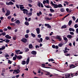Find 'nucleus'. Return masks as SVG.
Wrapping results in <instances>:
<instances>
[{
    "label": "nucleus",
    "instance_id": "f257e3e1",
    "mask_svg": "<svg viewBox=\"0 0 78 78\" xmlns=\"http://www.w3.org/2000/svg\"><path fill=\"white\" fill-rule=\"evenodd\" d=\"M63 7L62 5L61 4H58V5L56 4L54 6V8H62Z\"/></svg>",
    "mask_w": 78,
    "mask_h": 78
},
{
    "label": "nucleus",
    "instance_id": "f03ea898",
    "mask_svg": "<svg viewBox=\"0 0 78 78\" xmlns=\"http://www.w3.org/2000/svg\"><path fill=\"white\" fill-rule=\"evenodd\" d=\"M65 78L64 77H62V78H71V77L70 76V73H67L65 75Z\"/></svg>",
    "mask_w": 78,
    "mask_h": 78
},
{
    "label": "nucleus",
    "instance_id": "7ed1b4c3",
    "mask_svg": "<svg viewBox=\"0 0 78 78\" xmlns=\"http://www.w3.org/2000/svg\"><path fill=\"white\" fill-rule=\"evenodd\" d=\"M63 52L64 53V55L66 56H70V55L69 54H67V52H68V51H66V50H63Z\"/></svg>",
    "mask_w": 78,
    "mask_h": 78
},
{
    "label": "nucleus",
    "instance_id": "20e7f679",
    "mask_svg": "<svg viewBox=\"0 0 78 78\" xmlns=\"http://www.w3.org/2000/svg\"><path fill=\"white\" fill-rule=\"evenodd\" d=\"M6 5H14V3L12 2V1L9 2H6Z\"/></svg>",
    "mask_w": 78,
    "mask_h": 78
},
{
    "label": "nucleus",
    "instance_id": "39448f33",
    "mask_svg": "<svg viewBox=\"0 0 78 78\" xmlns=\"http://www.w3.org/2000/svg\"><path fill=\"white\" fill-rule=\"evenodd\" d=\"M44 26L46 27H47L49 29H50L51 28V26H50L49 24H45Z\"/></svg>",
    "mask_w": 78,
    "mask_h": 78
},
{
    "label": "nucleus",
    "instance_id": "423d86ee",
    "mask_svg": "<svg viewBox=\"0 0 78 78\" xmlns=\"http://www.w3.org/2000/svg\"><path fill=\"white\" fill-rule=\"evenodd\" d=\"M56 39L57 40H58L59 41H61L62 40L61 37H60V36L58 35L57 36V37H56Z\"/></svg>",
    "mask_w": 78,
    "mask_h": 78
},
{
    "label": "nucleus",
    "instance_id": "0eeeda50",
    "mask_svg": "<svg viewBox=\"0 0 78 78\" xmlns=\"http://www.w3.org/2000/svg\"><path fill=\"white\" fill-rule=\"evenodd\" d=\"M21 41L24 43H26L27 41V39L25 38H23L21 40Z\"/></svg>",
    "mask_w": 78,
    "mask_h": 78
},
{
    "label": "nucleus",
    "instance_id": "6e6552de",
    "mask_svg": "<svg viewBox=\"0 0 78 78\" xmlns=\"http://www.w3.org/2000/svg\"><path fill=\"white\" fill-rule=\"evenodd\" d=\"M41 66H42V67L44 68H46V69H50V68L48 67H46L45 66L46 65L45 64H42L41 65Z\"/></svg>",
    "mask_w": 78,
    "mask_h": 78
},
{
    "label": "nucleus",
    "instance_id": "1a4fd4ad",
    "mask_svg": "<svg viewBox=\"0 0 78 78\" xmlns=\"http://www.w3.org/2000/svg\"><path fill=\"white\" fill-rule=\"evenodd\" d=\"M5 37L6 38L8 39H11L12 38L10 36L9 34L6 35Z\"/></svg>",
    "mask_w": 78,
    "mask_h": 78
},
{
    "label": "nucleus",
    "instance_id": "9d476101",
    "mask_svg": "<svg viewBox=\"0 0 78 78\" xmlns=\"http://www.w3.org/2000/svg\"><path fill=\"white\" fill-rule=\"evenodd\" d=\"M11 14V12L9 11H8L7 12H6V13L5 14V16H9Z\"/></svg>",
    "mask_w": 78,
    "mask_h": 78
},
{
    "label": "nucleus",
    "instance_id": "9b49d317",
    "mask_svg": "<svg viewBox=\"0 0 78 78\" xmlns=\"http://www.w3.org/2000/svg\"><path fill=\"white\" fill-rule=\"evenodd\" d=\"M76 66H75V65H73V64H71L70 66H69V67H70V69H72V68L73 69V68H75Z\"/></svg>",
    "mask_w": 78,
    "mask_h": 78
},
{
    "label": "nucleus",
    "instance_id": "f8f14e48",
    "mask_svg": "<svg viewBox=\"0 0 78 78\" xmlns=\"http://www.w3.org/2000/svg\"><path fill=\"white\" fill-rule=\"evenodd\" d=\"M22 11H23V13H24V14H26V12H28V10L27 9H23V10H21Z\"/></svg>",
    "mask_w": 78,
    "mask_h": 78
},
{
    "label": "nucleus",
    "instance_id": "ddd939ff",
    "mask_svg": "<svg viewBox=\"0 0 78 78\" xmlns=\"http://www.w3.org/2000/svg\"><path fill=\"white\" fill-rule=\"evenodd\" d=\"M31 54L32 55H35L37 54V52L35 51H32L31 52Z\"/></svg>",
    "mask_w": 78,
    "mask_h": 78
},
{
    "label": "nucleus",
    "instance_id": "4468645a",
    "mask_svg": "<svg viewBox=\"0 0 78 78\" xmlns=\"http://www.w3.org/2000/svg\"><path fill=\"white\" fill-rule=\"evenodd\" d=\"M30 61V58L29 57H28L27 58L26 61V64L27 65H28Z\"/></svg>",
    "mask_w": 78,
    "mask_h": 78
},
{
    "label": "nucleus",
    "instance_id": "2eb2a0df",
    "mask_svg": "<svg viewBox=\"0 0 78 78\" xmlns=\"http://www.w3.org/2000/svg\"><path fill=\"white\" fill-rule=\"evenodd\" d=\"M69 31H73V32L75 31V30L73 28H69Z\"/></svg>",
    "mask_w": 78,
    "mask_h": 78
},
{
    "label": "nucleus",
    "instance_id": "dca6fc26",
    "mask_svg": "<svg viewBox=\"0 0 78 78\" xmlns=\"http://www.w3.org/2000/svg\"><path fill=\"white\" fill-rule=\"evenodd\" d=\"M22 56L21 55L18 56L17 57V59H22Z\"/></svg>",
    "mask_w": 78,
    "mask_h": 78
},
{
    "label": "nucleus",
    "instance_id": "f3484780",
    "mask_svg": "<svg viewBox=\"0 0 78 78\" xmlns=\"http://www.w3.org/2000/svg\"><path fill=\"white\" fill-rule=\"evenodd\" d=\"M19 6H20V10L22 11V10H23V9L24 8V7H22V5H20Z\"/></svg>",
    "mask_w": 78,
    "mask_h": 78
},
{
    "label": "nucleus",
    "instance_id": "a211bd4d",
    "mask_svg": "<svg viewBox=\"0 0 78 78\" xmlns=\"http://www.w3.org/2000/svg\"><path fill=\"white\" fill-rule=\"evenodd\" d=\"M67 27V26H66V25H64L62 26L61 28L65 29V28H66Z\"/></svg>",
    "mask_w": 78,
    "mask_h": 78
},
{
    "label": "nucleus",
    "instance_id": "6ab92c4d",
    "mask_svg": "<svg viewBox=\"0 0 78 78\" xmlns=\"http://www.w3.org/2000/svg\"><path fill=\"white\" fill-rule=\"evenodd\" d=\"M72 20H69V23H68V25L69 26H70L71 25V24H72Z\"/></svg>",
    "mask_w": 78,
    "mask_h": 78
},
{
    "label": "nucleus",
    "instance_id": "aec40b11",
    "mask_svg": "<svg viewBox=\"0 0 78 78\" xmlns=\"http://www.w3.org/2000/svg\"><path fill=\"white\" fill-rule=\"evenodd\" d=\"M15 51L16 52V54L17 55H18L19 52L20 51V50H18Z\"/></svg>",
    "mask_w": 78,
    "mask_h": 78
},
{
    "label": "nucleus",
    "instance_id": "412c9836",
    "mask_svg": "<svg viewBox=\"0 0 78 78\" xmlns=\"http://www.w3.org/2000/svg\"><path fill=\"white\" fill-rule=\"evenodd\" d=\"M67 38L70 39L72 38V35H70L69 34L67 35Z\"/></svg>",
    "mask_w": 78,
    "mask_h": 78
},
{
    "label": "nucleus",
    "instance_id": "4be33fe9",
    "mask_svg": "<svg viewBox=\"0 0 78 78\" xmlns=\"http://www.w3.org/2000/svg\"><path fill=\"white\" fill-rule=\"evenodd\" d=\"M32 14H33V13L32 12L29 13L27 15L28 17H30Z\"/></svg>",
    "mask_w": 78,
    "mask_h": 78
},
{
    "label": "nucleus",
    "instance_id": "5701e85b",
    "mask_svg": "<svg viewBox=\"0 0 78 78\" xmlns=\"http://www.w3.org/2000/svg\"><path fill=\"white\" fill-rule=\"evenodd\" d=\"M60 11L62 12H65V10L63 8H62L60 9Z\"/></svg>",
    "mask_w": 78,
    "mask_h": 78
},
{
    "label": "nucleus",
    "instance_id": "b1692460",
    "mask_svg": "<svg viewBox=\"0 0 78 78\" xmlns=\"http://www.w3.org/2000/svg\"><path fill=\"white\" fill-rule=\"evenodd\" d=\"M37 32V34H39V28H37L36 29Z\"/></svg>",
    "mask_w": 78,
    "mask_h": 78
},
{
    "label": "nucleus",
    "instance_id": "393cba45",
    "mask_svg": "<svg viewBox=\"0 0 78 78\" xmlns=\"http://www.w3.org/2000/svg\"><path fill=\"white\" fill-rule=\"evenodd\" d=\"M50 11H51V13H53L55 12V10L54 9H50Z\"/></svg>",
    "mask_w": 78,
    "mask_h": 78
},
{
    "label": "nucleus",
    "instance_id": "a878e982",
    "mask_svg": "<svg viewBox=\"0 0 78 78\" xmlns=\"http://www.w3.org/2000/svg\"><path fill=\"white\" fill-rule=\"evenodd\" d=\"M26 64V62L25 61H23L22 62V64L23 65H25Z\"/></svg>",
    "mask_w": 78,
    "mask_h": 78
},
{
    "label": "nucleus",
    "instance_id": "bb28decb",
    "mask_svg": "<svg viewBox=\"0 0 78 78\" xmlns=\"http://www.w3.org/2000/svg\"><path fill=\"white\" fill-rule=\"evenodd\" d=\"M63 39L64 41H66V42H68V39L67 38V37H65L63 38Z\"/></svg>",
    "mask_w": 78,
    "mask_h": 78
},
{
    "label": "nucleus",
    "instance_id": "cd10ccee",
    "mask_svg": "<svg viewBox=\"0 0 78 78\" xmlns=\"http://www.w3.org/2000/svg\"><path fill=\"white\" fill-rule=\"evenodd\" d=\"M48 61L50 62V61L53 62L55 61V60L53 59V58L49 59H48Z\"/></svg>",
    "mask_w": 78,
    "mask_h": 78
},
{
    "label": "nucleus",
    "instance_id": "c85d7f7f",
    "mask_svg": "<svg viewBox=\"0 0 78 78\" xmlns=\"http://www.w3.org/2000/svg\"><path fill=\"white\" fill-rule=\"evenodd\" d=\"M31 36H32V37H34H34H36V35H35V34H34L33 33H31Z\"/></svg>",
    "mask_w": 78,
    "mask_h": 78
},
{
    "label": "nucleus",
    "instance_id": "c756f323",
    "mask_svg": "<svg viewBox=\"0 0 78 78\" xmlns=\"http://www.w3.org/2000/svg\"><path fill=\"white\" fill-rule=\"evenodd\" d=\"M25 24L26 25H27V26H28L29 25V22L27 21H26L25 22Z\"/></svg>",
    "mask_w": 78,
    "mask_h": 78
},
{
    "label": "nucleus",
    "instance_id": "7c9ffc66",
    "mask_svg": "<svg viewBox=\"0 0 78 78\" xmlns=\"http://www.w3.org/2000/svg\"><path fill=\"white\" fill-rule=\"evenodd\" d=\"M1 36L2 35L3 36H4L6 35V33L5 32H3L1 34Z\"/></svg>",
    "mask_w": 78,
    "mask_h": 78
},
{
    "label": "nucleus",
    "instance_id": "2f4dec72",
    "mask_svg": "<svg viewBox=\"0 0 78 78\" xmlns=\"http://www.w3.org/2000/svg\"><path fill=\"white\" fill-rule=\"evenodd\" d=\"M33 47V46L31 44H29V48H32Z\"/></svg>",
    "mask_w": 78,
    "mask_h": 78
},
{
    "label": "nucleus",
    "instance_id": "473e14b6",
    "mask_svg": "<svg viewBox=\"0 0 78 78\" xmlns=\"http://www.w3.org/2000/svg\"><path fill=\"white\" fill-rule=\"evenodd\" d=\"M13 40H14L15 41L16 40V35H15L13 36Z\"/></svg>",
    "mask_w": 78,
    "mask_h": 78
},
{
    "label": "nucleus",
    "instance_id": "72a5a7b5",
    "mask_svg": "<svg viewBox=\"0 0 78 78\" xmlns=\"http://www.w3.org/2000/svg\"><path fill=\"white\" fill-rule=\"evenodd\" d=\"M63 45V44L62 43H60L58 44V46L59 47H61Z\"/></svg>",
    "mask_w": 78,
    "mask_h": 78
},
{
    "label": "nucleus",
    "instance_id": "f704fd0d",
    "mask_svg": "<svg viewBox=\"0 0 78 78\" xmlns=\"http://www.w3.org/2000/svg\"><path fill=\"white\" fill-rule=\"evenodd\" d=\"M50 74H51L50 73H49L48 72H47V73L45 74V75H46V76H48L50 75Z\"/></svg>",
    "mask_w": 78,
    "mask_h": 78
},
{
    "label": "nucleus",
    "instance_id": "c9c22d12",
    "mask_svg": "<svg viewBox=\"0 0 78 78\" xmlns=\"http://www.w3.org/2000/svg\"><path fill=\"white\" fill-rule=\"evenodd\" d=\"M10 41L8 39H6V40L5 41V42H6V43H8Z\"/></svg>",
    "mask_w": 78,
    "mask_h": 78
},
{
    "label": "nucleus",
    "instance_id": "e433bc0d",
    "mask_svg": "<svg viewBox=\"0 0 78 78\" xmlns=\"http://www.w3.org/2000/svg\"><path fill=\"white\" fill-rule=\"evenodd\" d=\"M51 4L52 5L55 6V5H56V4H55L53 3V2L51 1Z\"/></svg>",
    "mask_w": 78,
    "mask_h": 78
},
{
    "label": "nucleus",
    "instance_id": "4c0bfd02",
    "mask_svg": "<svg viewBox=\"0 0 78 78\" xmlns=\"http://www.w3.org/2000/svg\"><path fill=\"white\" fill-rule=\"evenodd\" d=\"M45 19H46V20L48 21L50 20H51V18H50L48 17H46V18H45Z\"/></svg>",
    "mask_w": 78,
    "mask_h": 78
},
{
    "label": "nucleus",
    "instance_id": "58836bf2",
    "mask_svg": "<svg viewBox=\"0 0 78 78\" xmlns=\"http://www.w3.org/2000/svg\"><path fill=\"white\" fill-rule=\"evenodd\" d=\"M74 27H75V28H77L78 27V24H75V26H74Z\"/></svg>",
    "mask_w": 78,
    "mask_h": 78
},
{
    "label": "nucleus",
    "instance_id": "ea45409f",
    "mask_svg": "<svg viewBox=\"0 0 78 78\" xmlns=\"http://www.w3.org/2000/svg\"><path fill=\"white\" fill-rule=\"evenodd\" d=\"M43 42V38H40V40H39V43H41V42Z\"/></svg>",
    "mask_w": 78,
    "mask_h": 78
},
{
    "label": "nucleus",
    "instance_id": "a19ab883",
    "mask_svg": "<svg viewBox=\"0 0 78 78\" xmlns=\"http://www.w3.org/2000/svg\"><path fill=\"white\" fill-rule=\"evenodd\" d=\"M16 23H18V24H20V21H19V20H18L16 21Z\"/></svg>",
    "mask_w": 78,
    "mask_h": 78
},
{
    "label": "nucleus",
    "instance_id": "79ce46f5",
    "mask_svg": "<svg viewBox=\"0 0 78 78\" xmlns=\"http://www.w3.org/2000/svg\"><path fill=\"white\" fill-rule=\"evenodd\" d=\"M25 37L26 38H28L29 37V35L28 34H26V35H25Z\"/></svg>",
    "mask_w": 78,
    "mask_h": 78
},
{
    "label": "nucleus",
    "instance_id": "37998d69",
    "mask_svg": "<svg viewBox=\"0 0 78 78\" xmlns=\"http://www.w3.org/2000/svg\"><path fill=\"white\" fill-rule=\"evenodd\" d=\"M20 72V70H19V69H17V72L16 73H17L18 74Z\"/></svg>",
    "mask_w": 78,
    "mask_h": 78
},
{
    "label": "nucleus",
    "instance_id": "c03bdc74",
    "mask_svg": "<svg viewBox=\"0 0 78 78\" xmlns=\"http://www.w3.org/2000/svg\"><path fill=\"white\" fill-rule=\"evenodd\" d=\"M50 39V38L48 37H45V39H46V40H48Z\"/></svg>",
    "mask_w": 78,
    "mask_h": 78
},
{
    "label": "nucleus",
    "instance_id": "a18cd8bd",
    "mask_svg": "<svg viewBox=\"0 0 78 78\" xmlns=\"http://www.w3.org/2000/svg\"><path fill=\"white\" fill-rule=\"evenodd\" d=\"M27 1L30 3H31L33 2L32 0H27Z\"/></svg>",
    "mask_w": 78,
    "mask_h": 78
},
{
    "label": "nucleus",
    "instance_id": "49530a36",
    "mask_svg": "<svg viewBox=\"0 0 78 78\" xmlns=\"http://www.w3.org/2000/svg\"><path fill=\"white\" fill-rule=\"evenodd\" d=\"M64 3H65L67 5H68L69 4V2H68L67 1H66Z\"/></svg>",
    "mask_w": 78,
    "mask_h": 78
},
{
    "label": "nucleus",
    "instance_id": "de8ad7c7",
    "mask_svg": "<svg viewBox=\"0 0 78 78\" xmlns=\"http://www.w3.org/2000/svg\"><path fill=\"white\" fill-rule=\"evenodd\" d=\"M12 18L11 16H8L7 17V19L9 20H10Z\"/></svg>",
    "mask_w": 78,
    "mask_h": 78
},
{
    "label": "nucleus",
    "instance_id": "09e8293b",
    "mask_svg": "<svg viewBox=\"0 0 78 78\" xmlns=\"http://www.w3.org/2000/svg\"><path fill=\"white\" fill-rule=\"evenodd\" d=\"M8 63H9L10 64H11L12 63V62L10 60H8Z\"/></svg>",
    "mask_w": 78,
    "mask_h": 78
},
{
    "label": "nucleus",
    "instance_id": "8fccbe9b",
    "mask_svg": "<svg viewBox=\"0 0 78 78\" xmlns=\"http://www.w3.org/2000/svg\"><path fill=\"white\" fill-rule=\"evenodd\" d=\"M72 18L73 19V20L74 21H75V20L76 18L74 16H73L72 17Z\"/></svg>",
    "mask_w": 78,
    "mask_h": 78
},
{
    "label": "nucleus",
    "instance_id": "3c124183",
    "mask_svg": "<svg viewBox=\"0 0 78 78\" xmlns=\"http://www.w3.org/2000/svg\"><path fill=\"white\" fill-rule=\"evenodd\" d=\"M25 50V51L26 52H28V51H29V48H27Z\"/></svg>",
    "mask_w": 78,
    "mask_h": 78
},
{
    "label": "nucleus",
    "instance_id": "603ef678",
    "mask_svg": "<svg viewBox=\"0 0 78 78\" xmlns=\"http://www.w3.org/2000/svg\"><path fill=\"white\" fill-rule=\"evenodd\" d=\"M69 34H70L72 35H74V33L72 32H69Z\"/></svg>",
    "mask_w": 78,
    "mask_h": 78
},
{
    "label": "nucleus",
    "instance_id": "864d4df0",
    "mask_svg": "<svg viewBox=\"0 0 78 78\" xmlns=\"http://www.w3.org/2000/svg\"><path fill=\"white\" fill-rule=\"evenodd\" d=\"M10 25L11 26H15V24L14 23H12L10 24Z\"/></svg>",
    "mask_w": 78,
    "mask_h": 78
},
{
    "label": "nucleus",
    "instance_id": "5fc2aeb1",
    "mask_svg": "<svg viewBox=\"0 0 78 78\" xmlns=\"http://www.w3.org/2000/svg\"><path fill=\"white\" fill-rule=\"evenodd\" d=\"M7 28L8 30H11L12 28L11 27H10L9 26H8L7 27Z\"/></svg>",
    "mask_w": 78,
    "mask_h": 78
},
{
    "label": "nucleus",
    "instance_id": "6e6d98bb",
    "mask_svg": "<svg viewBox=\"0 0 78 78\" xmlns=\"http://www.w3.org/2000/svg\"><path fill=\"white\" fill-rule=\"evenodd\" d=\"M52 47L53 48H55V45H52Z\"/></svg>",
    "mask_w": 78,
    "mask_h": 78
},
{
    "label": "nucleus",
    "instance_id": "4d7b16f0",
    "mask_svg": "<svg viewBox=\"0 0 78 78\" xmlns=\"http://www.w3.org/2000/svg\"><path fill=\"white\" fill-rule=\"evenodd\" d=\"M16 57H13V60L14 61L16 60Z\"/></svg>",
    "mask_w": 78,
    "mask_h": 78
},
{
    "label": "nucleus",
    "instance_id": "13d9d810",
    "mask_svg": "<svg viewBox=\"0 0 78 78\" xmlns=\"http://www.w3.org/2000/svg\"><path fill=\"white\" fill-rule=\"evenodd\" d=\"M31 20V18H28V21L29 22Z\"/></svg>",
    "mask_w": 78,
    "mask_h": 78
},
{
    "label": "nucleus",
    "instance_id": "bf43d9fd",
    "mask_svg": "<svg viewBox=\"0 0 78 78\" xmlns=\"http://www.w3.org/2000/svg\"><path fill=\"white\" fill-rule=\"evenodd\" d=\"M7 54V55H5V57L6 58H7L8 57H9V55L8 54Z\"/></svg>",
    "mask_w": 78,
    "mask_h": 78
},
{
    "label": "nucleus",
    "instance_id": "052dcab7",
    "mask_svg": "<svg viewBox=\"0 0 78 78\" xmlns=\"http://www.w3.org/2000/svg\"><path fill=\"white\" fill-rule=\"evenodd\" d=\"M26 32H27V34L29 33L30 32L29 30H27V31H26Z\"/></svg>",
    "mask_w": 78,
    "mask_h": 78
},
{
    "label": "nucleus",
    "instance_id": "680f3d73",
    "mask_svg": "<svg viewBox=\"0 0 78 78\" xmlns=\"http://www.w3.org/2000/svg\"><path fill=\"white\" fill-rule=\"evenodd\" d=\"M11 21L12 22H14V18H12L11 19Z\"/></svg>",
    "mask_w": 78,
    "mask_h": 78
},
{
    "label": "nucleus",
    "instance_id": "e2e57ef3",
    "mask_svg": "<svg viewBox=\"0 0 78 78\" xmlns=\"http://www.w3.org/2000/svg\"><path fill=\"white\" fill-rule=\"evenodd\" d=\"M16 6L17 7V8H19V6L18 5H16Z\"/></svg>",
    "mask_w": 78,
    "mask_h": 78
},
{
    "label": "nucleus",
    "instance_id": "0e129e2a",
    "mask_svg": "<svg viewBox=\"0 0 78 78\" xmlns=\"http://www.w3.org/2000/svg\"><path fill=\"white\" fill-rule=\"evenodd\" d=\"M43 3L44 4H45V3H46V1H44L43 2Z\"/></svg>",
    "mask_w": 78,
    "mask_h": 78
},
{
    "label": "nucleus",
    "instance_id": "69168bd1",
    "mask_svg": "<svg viewBox=\"0 0 78 78\" xmlns=\"http://www.w3.org/2000/svg\"><path fill=\"white\" fill-rule=\"evenodd\" d=\"M28 5L30 7H32V5H31V4H28Z\"/></svg>",
    "mask_w": 78,
    "mask_h": 78
},
{
    "label": "nucleus",
    "instance_id": "338daca9",
    "mask_svg": "<svg viewBox=\"0 0 78 78\" xmlns=\"http://www.w3.org/2000/svg\"><path fill=\"white\" fill-rule=\"evenodd\" d=\"M76 33L78 34V28L76 29Z\"/></svg>",
    "mask_w": 78,
    "mask_h": 78
},
{
    "label": "nucleus",
    "instance_id": "774afa93",
    "mask_svg": "<svg viewBox=\"0 0 78 78\" xmlns=\"http://www.w3.org/2000/svg\"><path fill=\"white\" fill-rule=\"evenodd\" d=\"M2 11L3 12H5V11L4 10V8H2Z\"/></svg>",
    "mask_w": 78,
    "mask_h": 78
}]
</instances>
